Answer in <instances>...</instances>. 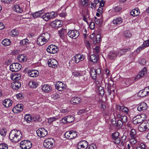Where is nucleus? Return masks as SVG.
Masks as SVG:
<instances>
[{"label": "nucleus", "instance_id": "53", "mask_svg": "<svg viewBox=\"0 0 149 149\" xmlns=\"http://www.w3.org/2000/svg\"><path fill=\"white\" fill-rule=\"evenodd\" d=\"M119 136V133L118 132H114L112 134V137L113 139L118 138Z\"/></svg>", "mask_w": 149, "mask_h": 149}, {"label": "nucleus", "instance_id": "48", "mask_svg": "<svg viewBox=\"0 0 149 149\" xmlns=\"http://www.w3.org/2000/svg\"><path fill=\"white\" fill-rule=\"evenodd\" d=\"M90 17L88 13L83 17V20L87 23H88V20H90Z\"/></svg>", "mask_w": 149, "mask_h": 149}, {"label": "nucleus", "instance_id": "12", "mask_svg": "<svg viewBox=\"0 0 149 149\" xmlns=\"http://www.w3.org/2000/svg\"><path fill=\"white\" fill-rule=\"evenodd\" d=\"M147 70L146 68H144L141 70L138 75H137L135 78V80H138V79L142 77L144 75L147 73Z\"/></svg>", "mask_w": 149, "mask_h": 149}, {"label": "nucleus", "instance_id": "59", "mask_svg": "<svg viewBox=\"0 0 149 149\" xmlns=\"http://www.w3.org/2000/svg\"><path fill=\"white\" fill-rule=\"evenodd\" d=\"M121 121L123 123H125L127 122V117L126 116H123L121 117Z\"/></svg>", "mask_w": 149, "mask_h": 149}, {"label": "nucleus", "instance_id": "4", "mask_svg": "<svg viewBox=\"0 0 149 149\" xmlns=\"http://www.w3.org/2000/svg\"><path fill=\"white\" fill-rule=\"evenodd\" d=\"M55 142V141L52 138H49L45 141L43 143V145L46 148L51 149L54 146Z\"/></svg>", "mask_w": 149, "mask_h": 149}, {"label": "nucleus", "instance_id": "3", "mask_svg": "<svg viewBox=\"0 0 149 149\" xmlns=\"http://www.w3.org/2000/svg\"><path fill=\"white\" fill-rule=\"evenodd\" d=\"M146 115L144 113L137 115L133 118V123L135 124H139L146 119Z\"/></svg>", "mask_w": 149, "mask_h": 149}, {"label": "nucleus", "instance_id": "37", "mask_svg": "<svg viewBox=\"0 0 149 149\" xmlns=\"http://www.w3.org/2000/svg\"><path fill=\"white\" fill-rule=\"evenodd\" d=\"M130 50V48L120 50L118 52L117 55L119 56H121L122 55L125 54L127 52L129 51Z\"/></svg>", "mask_w": 149, "mask_h": 149}, {"label": "nucleus", "instance_id": "54", "mask_svg": "<svg viewBox=\"0 0 149 149\" xmlns=\"http://www.w3.org/2000/svg\"><path fill=\"white\" fill-rule=\"evenodd\" d=\"M8 145L6 144L2 143L0 144V149H7Z\"/></svg>", "mask_w": 149, "mask_h": 149}, {"label": "nucleus", "instance_id": "63", "mask_svg": "<svg viewBox=\"0 0 149 149\" xmlns=\"http://www.w3.org/2000/svg\"><path fill=\"white\" fill-rule=\"evenodd\" d=\"M16 96L17 98L19 99H21L23 97L22 94L21 93L18 94H17Z\"/></svg>", "mask_w": 149, "mask_h": 149}, {"label": "nucleus", "instance_id": "41", "mask_svg": "<svg viewBox=\"0 0 149 149\" xmlns=\"http://www.w3.org/2000/svg\"><path fill=\"white\" fill-rule=\"evenodd\" d=\"M136 131L134 129L132 128L130 131V136L131 138H135L136 136Z\"/></svg>", "mask_w": 149, "mask_h": 149}, {"label": "nucleus", "instance_id": "52", "mask_svg": "<svg viewBox=\"0 0 149 149\" xmlns=\"http://www.w3.org/2000/svg\"><path fill=\"white\" fill-rule=\"evenodd\" d=\"M99 93L101 95H103L104 94V91L103 88L102 86L99 88Z\"/></svg>", "mask_w": 149, "mask_h": 149}, {"label": "nucleus", "instance_id": "33", "mask_svg": "<svg viewBox=\"0 0 149 149\" xmlns=\"http://www.w3.org/2000/svg\"><path fill=\"white\" fill-rule=\"evenodd\" d=\"M17 59L19 62H24L27 60V57L23 54L19 55L17 57Z\"/></svg>", "mask_w": 149, "mask_h": 149}, {"label": "nucleus", "instance_id": "51", "mask_svg": "<svg viewBox=\"0 0 149 149\" xmlns=\"http://www.w3.org/2000/svg\"><path fill=\"white\" fill-rule=\"evenodd\" d=\"M117 56L115 52H112L110 53L109 56L111 59H114L116 58Z\"/></svg>", "mask_w": 149, "mask_h": 149}, {"label": "nucleus", "instance_id": "40", "mask_svg": "<svg viewBox=\"0 0 149 149\" xmlns=\"http://www.w3.org/2000/svg\"><path fill=\"white\" fill-rule=\"evenodd\" d=\"M11 78L13 80H15V81H17L20 79L21 75L19 74H15L13 75Z\"/></svg>", "mask_w": 149, "mask_h": 149}, {"label": "nucleus", "instance_id": "46", "mask_svg": "<svg viewBox=\"0 0 149 149\" xmlns=\"http://www.w3.org/2000/svg\"><path fill=\"white\" fill-rule=\"evenodd\" d=\"M29 40L27 39H23L20 42V43L21 45H27L29 44Z\"/></svg>", "mask_w": 149, "mask_h": 149}, {"label": "nucleus", "instance_id": "6", "mask_svg": "<svg viewBox=\"0 0 149 149\" xmlns=\"http://www.w3.org/2000/svg\"><path fill=\"white\" fill-rule=\"evenodd\" d=\"M32 143L29 141L24 140L20 143V147L22 149H29L32 146Z\"/></svg>", "mask_w": 149, "mask_h": 149}, {"label": "nucleus", "instance_id": "64", "mask_svg": "<svg viewBox=\"0 0 149 149\" xmlns=\"http://www.w3.org/2000/svg\"><path fill=\"white\" fill-rule=\"evenodd\" d=\"M95 23L94 22H91L89 27L91 29H93L95 27Z\"/></svg>", "mask_w": 149, "mask_h": 149}, {"label": "nucleus", "instance_id": "35", "mask_svg": "<svg viewBox=\"0 0 149 149\" xmlns=\"http://www.w3.org/2000/svg\"><path fill=\"white\" fill-rule=\"evenodd\" d=\"M139 10L137 8L132 10L131 12V14L133 16H137L139 15Z\"/></svg>", "mask_w": 149, "mask_h": 149}, {"label": "nucleus", "instance_id": "30", "mask_svg": "<svg viewBox=\"0 0 149 149\" xmlns=\"http://www.w3.org/2000/svg\"><path fill=\"white\" fill-rule=\"evenodd\" d=\"M117 109L123 112H124L126 113H127L128 112L129 109L126 107H125L124 106H122L120 105H117L116 107Z\"/></svg>", "mask_w": 149, "mask_h": 149}, {"label": "nucleus", "instance_id": "47", "mask_svg": "<svg viewBox=\"0 0 149 149\" xmlns=\"http://www.w3.org/2000/svg\"><path fill=\"white\" fill-rule=\"evenodd\" d=\"M10 34L12 36H15L18 34V31L16 29H14L10 32Z\"/></svg>", "mask_w": 149, "mask_h": 149}, {"label": "nucleus", "instance_id": "5", "mask_svg": "<svg viewBox=\"0 0 149 149\" xmlns=\"http://www.w3.org/2000/svg\"><path fill=\"white\" fill-rule=\"evenodd\" d=\"M138 129L140 132H143L149 130V121H145L139 125Z\"/></svg>", "mask_w": 149, "mask_h": 149}, {"label": "nucleus", "instance_id": "20", "mask_svg": "<svg viewBox=\"0 0 149 149\" xmlns=\"http://www.w3.org/2000/svg\"><path fill=\"white\" fill-rule=\"evenodd\" d=\"M70 103L74 105H76L79 104L81 102V99L78 97H73L70 100Z\"/></svg>", "mask_w": 149, "mask_h": 149}, {"label": "nucleus", "instance_id": "9", "mask_svg": "<svg viewBox=\"0 0 149 149\" xmlns=\"http://www.w3.org/2000/svg\"><path fill=\"white\" fill-rule=\"evenodd\" d=\"M38 136L40 137H43L47 134V132L43 128H39L36 130Z\"/></svg>", "mask_w": 149, "mask_h": 149}, {"label": "nucleus", "instance_id": "27", "mask_svg": "<svg viewBox=\"0 0 149 149\" xmlns=\"http://www.w3.org/2000/svg\"><path fill=\"white\" fill-rule=\"evenodd\" d=\"M11 86L13 89H17L21 87V84L19 81H15L12 83Z\"/></svg>", "mask_w": 149, "mask_h": 149}, {"label": "nucleus", "instance_id": "43", "mask_svg": "<svg viewBox=\"0 0 149 149\" xmlns=\"http://www.w3.org/2000/svg\"><path fill=\"white\" fill-rule=\"evenodd\" d=\"M124 35L126 38H129L132 36L130 32L128 31H125L124 32Z\"/></svg>", "mask_w": 149, "mask_h": 149}, {"label": "nucleus", "instance_id": "18", "mask_svg": "<svg viewBox=\"0 0 149 149\" xmlns=\"http://www.w3.org/2000/svg\"><path fill=\"white\" fill-rule=\"evenodd\" d=\"M88 146V142L83 141L79 142L78 144L77 147L78 149H85Z\"/></svg>", "mask_w": 149, "mask_h": 149}, {"label": "nucleus", "instance_id": "42", "mask_svg": "<svg viewBox=\"0 0 149 149\" xmlns=\"http://www.w3.org/2000/svg\"><path fill=\"white\" fill-rule=\"evenodd\" d=\"M58 119V118L57 117H50L48 119V122L49 123H52L54 121H56Z\"/></svg>", "mask_w": 149, "mask_h": 149}, {"label": "nucleus", "instance_id": "34", "mask_svg": "<svg viewBox=\"0 0 149 149\" xmlns=\"http://www.w3.org/2000/svg\"><path fill=\"white\" fill-rule=\"evenodd\" d=\"M44 13V10H40L35 12L32 14V16L34 18L38 17Z\"/></svg>", "mask_w": 149, "mask_h": 149}, {"label": "nucleus", "instance_id": "36", "mask_svg": "<svg viewBox=\"0 0 149 149\" xmlns=\"http://www.w3.org/2000/svg\"><path fill=\"white\" fill-rule=\"evenodd\" d=\"M29 75L31 77H35L38 75L39 72L37 70H33L29 72Z\"/></svg>", "mask_w": 149, "mask_h": 149}, {"label": "nucleus", "instance_id": "7", "mask_svg": "<svg viewBox=\"0 0 149 149\" xmlns=\"http://www.w3.org/2000/svg\"><path fill=\"white\" fill-rule=\"evenodd\" d=\"M65 137L67 139H73L76 138L77 136L76 132L72 130L68 131L64 134Z\"/></svg>", "mask_w": 149, "mask_h": 149}, {"label": "nucleus", "instance_id": "55", "mask_svg": "<svg viewBox=\"0 0 149 149\" xmlns=\"http://www.w3.org/2000/svg\"><path fill=\"white\" fill-rule=\"evenodd\" d=\"M142 45L145 48L146 47H148L149 46V39L148 40H147L145 41L143 43Z\"/></svg>", "mask_w": 149, "mask_h": 149}, {"label": "nucleus", "instance_id": "25", "mask_svg": "<svg viewBox=\"0 0 149 149\" xmlns=\"http://www.w3.org/2000/svg\"><path fill=\"white\" fill-rule=\"evenodd\" d=\"M123 19L120 17H118L114 19L113 20V24L116 25L120 24L122 22Z\"/></svg>", "mask_w": 149, "mask_h": 149}, {"label": "nucleus", "instance_id": "28", "mask_svg": "<svg viewBox=\"0 0 149 149\" xmlns=\"http://www.w3.org/2000/svg\"><path fill=\"white\" fill-rule=\"evenodd\" d=\"M61 22L58 20H56L53 21L51 23L52 26L54 28L58 27L61 26Z\"/></svg>", "mask_w": 149, "mask_h": 149}, {"label": "nucleus", "instance_id": "32", "mask_svg": "<svg viewBox=\"0 0 149 149\" xmlns=\"http://www.w3.org/2000/svg\"><path fill=\"white\" fill-rule=\"evenodd\" d=\"M90 59L91 61L95 63L97 62L98 60V57L97 56L94 54H92L90 56Z\"/></svg>", "mask_w": 149, "mask_h": 149}, {"label": "nucleus", "instance_id": "29", "mask_svg": "<svg viewBox=\"0 0 149 149\" xmlns=\"http://www.w3.org/2000/svg\"><path fill=\"white\" fill-rule=\"evenodd\" d=\"M12 102L11 100L9 99H6L3 102L4 106L6 107H8L12 105Z\"/></svg>", "mask_w": 149, "mask_h": 149}, {"label": "nucleus", "instance_id": "50", "mask_svg": "<svg viewBox=\"0 0 149 149\" xmlns=\"http://www.w3.org/2000/svg\"><path fill=\"white\" fill-rule=\"evenodd\" d=\"M97 74L96 72V70L95 69H92L91 72V75L92 77L93 78H94V77H96Z\"/></svg>", "mask_w": 149, "mask_h": 149}, {"label": "nucleus", "instance_id": "13", "mask_svg": "<svg viewBox=\"0 0 149 149\" xmlns=\"http://www.w3.org/2000/svg\"><path fill=\"white\" fill-rule=\"evenodd\" d=\"M47 63L49 67L53 68L56 67L58 65L57 61L54 59H49Z\"/></svg>", "mask_w": 149, "mask_h": 149}, {"label": "nucleus", "instance_id": "38", "mask_svg": "<svg viewBox=\"0 0 149 149\" xmlns=\"http://www.w3.org/2000/svg\"><path fill=\"white\" fill-rule=\"evenodd\" d=\"M2 43L5 46H9L11 44V41L10 39L6 38L2 41Z\"/></svg>", "mask_w": 149, "mask_h": 149}, {"label": "nucleus", "instance_id": "39", "mask_svg": "<svg viewBox=\"0 0 149 149\" xmlns=\"http://www.w3.org/2000/svg\"><path fill=\"white\" fill-rule=\"evenodd\" d=\"M29 85L31 88H35L38 86V84L37 83L33 81H31L29 82Z\"/></svg>", "mask_w": 149, "mask_h": 149}, {"label": "nucleus", "instance_id": "17", "mask_svg": "<svg viewBox=\"0 0 149 149\" xmlns=\"http://www.w3.org/2000/svg\"><path fill=\"white\" fill-rule=\"evenodd\" d=\"M55 87L59 91H63L65 89V85L61 81L57 82Z\"/></svg>", "mask_w": 149, "mask_h": 149}, {"label": "nucleus", "instance_id": "57", "mask_svg": "<svg viewBox=\"0 0 149 149\" xmlns=\"http://www.w3.org/2000/svg\"><path fill=\"white\" fill-rule=\"evenodd\" d=\"M96 42H95V41H94V43H98L100 42V39L101 38V36L99 34H97L96 36Z\"/></svg>", "mask_w": 149, "mask_h": 149}, {"label": "nucleus", "instance_id": "56", "mask_svg": "<svg viewBox=\"0 0 149 149\" xmlns=\"http://www.w3.org/2000/svg\"><path fill=\"white\" fill-rule=\"evenodd\" d=\"M97 146L94 143H92L89 145L88 149H97Z\"/></svg>", "mask_w": 149, "mask_h": 149}, {"label": "nucleus", "instance_id": "15", "mask_svg": "<svg viewBox=\"0 0 149 149\" xmlns=\"http://www.w3.org/2000/svg\"><path fill=\"white\" fill-rule=\"evenodd\" d=\"M23 105L22 104H19L15 106L12 110L14 113H18L22 111L23 109Z\"/></svg>", "mask_w": 149, "mask_h": 149}, {"label": "nucleus", "instance_id": "1", "mask_svg": "<svg viewBox=\"0 0 149 149\" xmlns=\"http://www.w3.org/2000/svg\"><path fill=\"white\" fill-rule=\"evenodd\" d=\"M22 137L21 132L16 130H12L10 133L9 138L13 142L17 143L19 141Z\"/></svg>", "mask_w": 149, "mask_h": 149}, {"label": "nucleus", "instance_id": "22", "mask_svg": "<svg viewBox=\"0 0 149 149\" xmlns=\"http://www.w3.org/2000/svg\"><path fill=\"white\" fill-rule=\"evenodd\" d=\"M148 91L146 88L140 90L138 93V96L140 97H143L148 95Z\"/></svg>", "mask_w": 149, "mask_h": 149}, {"label": "nucleus", "instance_id": "23", "mask_svg": "<svg viewBox=\"0 0 149 149\" xmlns=\"http://www.w3.org/2000/svg\"><path fill=\"white\" fill-rule=\"evenodd\" d=\"M41 89L42 91L45 93H49L52 91L51 86L46 84H45L42 86Z\"/></svg>", "mask_w": 149, "mask_h": 149}, {"label": "nucleus", "instance_id": "2", "mask_svg": "<svg viewBox=\"0 0 149 149\" xmlns=\"http://www.w3.org/2000/svg\"><path fill=\"white\" fill-rule=\"evenodd\" d=\"M50 35L46 32L42 33L37 39V43L39 45H42L46 44L50 38Z\"/></svg>", "mask_w": 149, "mask_h": 149}, {"label": "nucleus", "instance_id": "61", "mask_svg": "<svg viewBox=\"0 0 149 149\" xmlns=\"http://www.w3.org/2000/svg\"><path fill=\"white\" fill-rule=\"evenodd\" d=\"M116 12H119L122 10V8L120 6H116L114 8Z\"/></svg>", "mask_w": 149, "mask_h": 149}, {"label": "nucleus", "instance_id": "60", "mask_svg": "<svg viewBox=\"0 0 149 149\" xmlns=\"http://www.w3.org/2000/svg\"><path fill=\"white\" fill-rule=\"evenodd\" d=\"M130 142L132 144H134L136 143L137 141L135 138H131L130 140Z\"/></svg>", "mask_w": 149, "mask_h": 149}, {"label": "nucleus", "instance_id": "58", "mask_svg": "<svg viewBox=\"0 0 149 149\" xmlns=\"http://www.w3.org/2000/svg\"><path fill=\"white\" fill-rule=\"evenodd\" d=\"M94 17L95 22V23L97 24H99L101 22H102V19H98L95 17Z\"/></svg>", "mask_w": 149, "mask_h": 149}, {"label": "nucleus", "instance_id": "14", "mask_svg": "<svg viewBox=\"0 0 149 149\" xmlns=\"http://www.w3.org/2000/svg\"><path fill=\"white\" fill-rule=\"evenodd\" d=\"M55 13L54 12H52L50 13H46L42 16V18L45 21H48L51 18H52L55 17Z\"/></svg>", "mask_w": 149, "mask_h": 149}, {"label": "nucleus", "instance_id": "16", "mask_svg": "<svg viewBox=\"0 0 149 149\" xmlns=\"http://www.w3.org/2000/svg\"><path fill=\"white\" fill-rule=\"evenodd\" d=\"M148 108V106L147 104L145 102H142L139 104L137 109L138 111H141L147 109Z\"/></svg>", "mask_w": 149, "mask_h": 149}, {"label": "nucleus", "instance_id": "24", "mask_svg": "<svg viewBox=\"0 0 149 149\" xmlns=\"http://www.w3.org/2000/svg\"><path fill=\"white\" fill-rule=\"evenodd\" d=\"M112 123L113 124H114L116 128L119 129L122 127L123 125V123L120 120H118L117 121L116 123L115 120H112Z\"/></svg>", "mask_w": 149, "mask_h": 149}, {"label": "nucleus", "instance_id": "44", "mask_svg": "<svg viewBox=\"0 0 149 149\" xmlns=\"http://www.w3.org/2000/svg\"><path fill=\"white\" fill-rule=\"evenodd\" d=\"M88 0H80L79 3L81 6H85L87 5Z\"/></svg>", "mask_w": 149, "mask_h": 149}, {"label": "nucleus", "instance_id": "21", "mask_svg": "<svg viewBox=\"0 0 149 149\" xmlns=\"http://www.w3.org/2000/svg\"><path fill=\"white\" fill-rule=\"evenodd\" d=\"M74 58L75 63H78L80 61L83 60L84 59V57L83 55L78 54L75 55L74 56Z\"/></svg>", "mask_w": 149, "mask_h": 149}, {"label": "nucleus", "instance_id": "62", "mask_svg": "<svg viewBox=\"0 0 149 149\" xmlns=\"http://www.w3.org/2000/svg\"><path fill=\"white\" fill-rule=\"evenodd\" d=\"M139 63L142 65H144L146 64V61L144 59H142L139 61Z\"/></svg>", "mask_w": 149, "mask_h": 149}, {"label": "nucleus", "instance_id": "19", "mask_svg": "<svg viewBox=\"0 0 149 149\" xmlns=\"http://www.w3.org/2000/svg\"><path fill=\"white\" fill-rule=\"evenodd\" d=\"M74 120V118L72 116H68L63 118L61 120L62 122L65 123H71Z\"/></svg>", "mask_w": 149, "mask_h": 149}, {"label": "nucleus", "instance_id": "26", "mask_svg": "<svg viewBox=\"0 0 149 149\" xmlns=\"http://www.w3.org/2000/svg\"><path fill=\"white\" fill-rule=\"evenodd\" d=\"M106 86H107V89H111L112 87L114 88V82L111 79H108V82L106 83Z\"/></svg>", "mask_w": 149, "mask_h": 149}, {"label": "nucleus", "instance_id": "49", "mask_svg": "<svg viewBox=\"0 0 149 149\" xmlns=\"http://www.w3.org/2000/svg\"><path fill=\"white\" fill-rule=\"evenodd\" d=\"M7 130L6 129L4 128L2 129L0 132V134L2 136H5L6 134Z\"/></svg>", "mask_w": 149, "mask_h": 149}, {"label": "nucleus", "instance_id": "31", "mask_svg": "<svg viewBox=\"0 0 149 149\" xmlns=\"http://www.w3.org/2000/svg\"><path fill=\"white\" fill-rule=\"evenodd\" d=\"M13 10L16 12L20 13L22 12V9L18 5H14L13 7Z\"/></svg>", "mask_w": 149, "mask_h": 149}, {"label": "nucleus", "instance_id": "10", "mask_svg": "<svg viewBox=\"0 0 149 149\" xmlns=\"http://www.w3.org/2000/svg\"><path fill=\"white\" fill-rule=\"evenodd\" d=\"M48 52L51 54H54L57 52L58 50V47L54 45H49L47 49Z\"/></svg>", "mask_w": 149, "mask_h": 149}, {"label": "nucleus", "instance_id": "45", "mask_svg": "<svg viewBox=\"0 0 149 149\" xmlns=\"http://www.w3.org/2000/svg\"><path fill=\"white\" fill-rule=\"evenodd\" d=\"M25 120L27 122L30 123L32 120V117L30 115H26L24 117Z\"/></svg>", "mask_w": 149, "mask_h": 149}, {"label": "nucleus", "instance_id": "8", "mask_svg": "<svg viewBox=\"0 0 149 149\" xmlns=\"http://www.w3.org/2000/svg\"><path fill=\"white\" fill-rule=\"evenodd\" d=\"M10 67V70L12 72H17L20 70L22 65L18 63H15L11 65Z\"/></svg>", "mask_w": 149, "mask_h": 149}, {"label": "nucleus", "instance_id": "11", "mask_svg": "<svg viewBox=\"0 0 149 149\" xmlns=\"http://www.w3.org/2000/svg\"><path fill=\"white\" fill-rule=\"evenodd\" d=\"M68 35L70 38L76 39L79 36V32L76 30H70L68 31Z\"/></svg>", "mask_w": 149, "mask_h": 149}]
</instances>
